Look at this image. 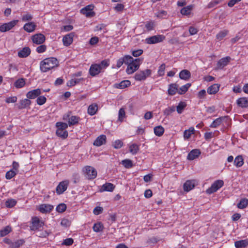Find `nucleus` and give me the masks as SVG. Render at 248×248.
<instances>
[{
    "label": "nucleus",
    "instance_id": "50",
    "mask_svg": "<svg viewBox=\"0 0 248 248\" xmlns=\"http://www.w3.org/2000/svg\"><path fill=\"white\" fill-rule=\"evenodd\" d=\"M155 22L153 21H147L145 24V27L148 31H151L154 29Z\"/></svg>",
    "mask_w": 248,
    "mask_h": 248
},
{
    "label": "nucleus",
    "instance_id": "11",
    "mask_svg": "<svg viewBox=\"0 0 248 248\" xmlns=\"http://www.w3.org/2000/svg\"><path fill=\"white\" fill-rule=\"evenodd\" d=\"M69 185L68 180H64L61 182L56 188V192L57 194H62L67 189Z\"/></svg>",
    "mask_w": 248,
    "mask_h": 248
},
{
    "label": "nucleus",
    "instance_id": "1",
    "mask_svg": "<svg viewBox=\"0 0 248 248\" xmlns=\"http://www.w3.org/2000/svg\"><path fill=\"white\" fill-rule=\"evenodd\" d=\"M109 65V60L105 59L99 63H94L90 66L89 73L92 77H95L100 73L102 70L106 69Z\"/></svg>",
    "mask_w": 248,
    "mask_h": 248
},
{
    "label": "nucleus",
    "instance_id": "6",
    "mask_svg": "<svg viewBox=\"0 0 248 248\" xmlns=\"http://www.w3.org/2000/svg\"><path fill=\"white\" fill-rule=\"evenodd\" d=\"M224 185V182L222 180L215 181L210 187L206 189V192L208 194H211L217 191Z\"/></svg>",
    "mask_w": 248,
    "mask_h": 248
},
{
    "label": "nucleus",
    "instance_id": "25",
    "mask_svg": "<svg viewBox=\"0 0 248 248\" xmlns=\"http://www.w3.org/2000/svg\"><path fill=\"white\" fill-rule=\"evenodd\" d=\"M132 59V57L130 55H125L124 57L120 58L117 62V67L120 68L124 63L126 64L128 63V61Z\"/></svg>",
    "mask_w": 248,
    "mask_h": 248
},
{
    "label": "nucleus",
    "instance_id": "61",
    "mask_svg": "<svg viewBox=\"0 0 248 248\" xmlns=\"http://www.w3.org/2000/svg\"><path fill=\"white\" fill-rule=\"evenodd\" d=\"M61 225L64 227H68L71 225V221L67 218H62L61 222Z\"/></svg>",
    "mask_w": 248,
    "mask_h": 248
},
{
    "label": "nucleus",
    "instance_id": "5",
    "mask_svg": "<svg viewBox=\"0 0 248 248\" xmlns=\"http://www.w3.org/2000/svg\"><path fill=\"white\" fill-rule=\"evenodd\" d=\"M3 242L9 246V248H19L25 243L24 239H20L12 241L8 238L3 239Z\"/></svg>",
    "mask_w": 248,
    "mask_h": 248
},
{
    "label": "nucleus",
    "instance_id": "19",
    "mask_svg": "<svg viewBox=\"0 0 248 248\" xmlns=\"http://www.w3.org/2000/svg\"><path fill=\"white\" fill-rule=\"evenodd\" d=\"M231 58L229 56H227L220 59L217 62V68L219 69H223L226 66L229 62Z\"/></svg>",
    "mask_w": 248,
    "mask_h": 248
},
{
    "label": "nucleus",
    "instance_id": "2",
    "mask_svg": "<svg viewBox=\"0 0 248 248\" xmlns=\"http://www.w3.org/2000/svg\"><path fill=\"white\" fill-rule=\"evenodd\" d=\"M59 62L53 57L48 58L40 62V68L42 72H46L51 69L58 66Z\"/></svg>",
    "mask_w": 248,
    "mask_h": 248
},
{
    "label": "nucleus",
    "instance_id": "17",
    "mask_svg": "<svg viewBox=\"0 0 248 248\" xmlns=\"http://www.w3.org/2000/svg\"><path fill=\"white\" fill-rule=\"evenodd\" d=\"M40 89H36L28 92L26 94L27 97L29 99H35L41 94Z\"/></svg>",
    "mask_w": 248,
    "mask_h": 248
},
{
    "label": "nucleus",
    "instance_id": "8",
    "mask_svg": "<svg viewBox=\"0 0 248 248\" xmlns=\"http://www.w3.org/2000/svg\"><path fill=\"white\" fill-rule=\"evenodd\" d=\"M165 38L164 35H156L146 38L145 42L148 44H154L163 42Z\"/></svg>",
    "mask_w": 248,
    "mask_h": 248
},
{
    "label": "nucleus",
    "instance_id": "54",
    "mask_svg": "<svg viewBox=\"0 0 248 248\" xmlns=\"http://www.w3.org/2000/svg\"><path fill=\"white\" fill-rule=\"evenodd\" d=\"M17 172H16L15 170H11L9 171H8L5 174V178L7 179H11L12 178H13L14 176H15Z\"/></svg>",
    "mask_w": 248,
    "mask_h": 248
},
{
    "label": "nucleus",
    "instance_id": "52",
    "mask_svg": "<svg viewBox=\"0 0 248 248\" xmlns=\"http://www.w3.org/2000/svg\"><path fill=\"white\" fill-rule=\"evenodd\" d=\"M125 117V112L124 108H122L119 109L118 113V120L120 122H123Z\"/></svg>",
    "mask_w": 248,
    "mask_h": 248
},
{
    "label": "nucleus",
    "instance_id": "63",
    "mask_svg": "<svg viewBox=\"0 0 248 248\" xmlns=\"http://www.w3.org/2000/svg\"><path fill=\"white\" fill-rule=\"evenodd\" d=\"M143 52V51L141 49H139L137 50H133L132 51V55L135 57H137L140 56Z\"/></svg>",
    "mask_w": 248,
    "mask_h": 248
},
{
    "label": "nucleus",
    "instance_id": "20",
    "mask_svg": "<svg viewBox=\"0 0 248 248\" xmlns=\"http://www.w3.org/2000/svg\"><path fill=\"white\" fill-rule=\"evenodd\" d=\"M115 186L113 184L106 183L101 186L99 191L101 192L104 191L112 192Z\"/></svg>",
    "mask_w": 248,
    "mask_h": 248
},
{
    "label": "nucleus",
    "instance_id": "53",
    "mask_svg": "<svg viewBox=\"0 0 248 248\" xmlns=\"http://www.w3.org/2000/svg\"><path fill=\"white\" fill-rule=\"evenodd\" d=\"M66 205L65 203H60L57 206L56 210L59 213H63L66 209Z\"/></svg>",
    "mask_w": 248,
    "mask_h": 248
},
{
    "label": "nucleus",
    "instance_id": "64",
    "mask_svg": "<svg viewBox=\"0 0 248 248\" xmlns=\"http://www.w3.org/2000/svg\"><path fill=\"white\" fill-rule=\"evenodd\" d=\"M17 98L16 96H11L6 98L5 102L6 103H15L17 101Z\"/></svg>",
    "mask_w": 248,
    "mask_h": 248
},
{
    "label": "nucleus",
    "instance_id": "57",
    "mask_svg": "<svg viewBox=\"0 0 248 248\" xmlns=\"http://www.w3.org/2000/svg\"><path fill=\"white\" fill-rule=\"evenodd\" d=\"M46 101V98L44 96H40L37 97L36 103L38 105L41 106L44 104Z\"/></svg>",
    "mask_w": 248,
    "mask_h": 248
},
{
    "label": "nucleus",
    "instance_id": "12",
    "mask_svg": "<svg viewBox=\"0 0 248 248\" xmlns=\"http://www.w3.org/2000/svg\"><path fill=\"white\" fill-rule=\"evenodd\" d=\"M31 39L34 44L41 45L45 41L46 37L42 33H36L33 35Z\"/></svg>",
    "mask_w": 248,
    "mask_h": 248
},
{
    "label": "nucleus",
    "instance_id": "38",
    "mask_svg": "<svg viewBox=\"0 0 248 248\" xmlns=\"http://www.w3.org/2000/svg\"><path fill=\"white\" fill-rule=\"evenodd\" d=\"M12 231L10 226H7L0 230V237H3L10 233Z\"/></svg>",
    "mask_w": 248,
    "mask_h": 248
},
{
    "label": "nucleus",
    "instance_id": "37",
    "mask_svg": "<svg viewBox=\"0 0 248 248\" xmlns=\"http://www.w3.org/2000/svg\"><path fill=\"white\" fill-rule=\"evenodd\" d=\"M224 117H220L215 119L210 125V127L211 128H217L222 123Z\"/></svg>",
    "mask_w": 248,
    "mask_h": 248
},
{
    "label": "nucleus",
    "instance_id": "18",
    "mask_svg": "<svg viewBox=\"0 0 248 248\" xmlns=\"http://www.w3.org/2000/svg\"><path fill=\"white\" fill-rule=\"evenodd\" d=\"M107 141V137L105 135H101L99 136L94 141L93 144V145L99 147L102 145L106 144Z\"/></svg>",
    "mask_w": 248,
    "mask_h": 248
},
{
    "label": "nucleus",
    "instance_id": "23",
    "mask_svg": "<svg viewBox=\"0 0 248 248\" xmlns=\"http://www.w3.org/2000/svg\"><path fill=\"white\" fill-rule=\"evenodd\" d=\"M36 27V25L35 23L29 22L24 25L23 29L28 32H32L35 31Z\"/></svg>",
    "mask_w": 248,
    "mask_h": 248
},
{
    "label": "nucleus",
    "instance_id": "51",
    "mask_svg": "<svg viewBox=\"0 0 248 248\" xmlns=\"http://www.w3.org/2000/svg\"><path fill=\"white\" fill-rule=\"evenodd\" d=\"M103 225L100 222L95 223L93 226V230L96 232L102 231L103 229Z\"/></svg>",
    "mask_w": 248,
    "mask_h": 248
},
{
    "label": "nucleus",
    "instance_id": "13",
    "mask_svg": "<svg viewBox=\"0 0 248 248\" xmlns=\"http://www.w3.org/2000/svg\"><path fill=\"white\" fill-rule=\"evenodd\" d=\"M38 210L41 213L47 214L51 212L54 209V206L50 204H41L38 207Z\"/></svg>",
    "mask_w": 248,
    "mask_h": 248
},
{
    "label": "nucleus",
    "instance_id": "15",
    "mask_svg": "<svg viewBox=\"0 0 248 248\" xmlns=\"http://www.w3.org/2000/svg\"><path fill=\"white\" fill-rule=\"evenodd\" d=\"M74 36V32H71L64 35L62 38L63 45L65 46H70L73 43Z\"/></svg>",
    "mask_w": 248,
    "mask_h": 248
},
{
    "label": "nucleus",
    "instance_id": "47",
    "mask_svg": "<svg viewBox=\"0 0 248 248\" xmlns=\"http://www.w3.org/2000/svg\"><path fill=\"white\" fill-rule=\"evenodd\" d=\"M229 31L227 30H224L219 31L216 35V38L218 41H221L223 38L225 37L228 33Z\"/></svg>",
    "mask_w": 248,
    "mask_h": 248
},
{
    "label": "nucleus",
    "instance_id": "60",
    "mask_svg": "<svg viewBox=\"0 0 248 248\" xmlns=\"http://www.w3.org/2000/svg\"><path fill=\"white\" fill-rule=\"evenodd\" d=\"M112 146L115 149H120L123 146V142L121 140H117L114 142Z\"/></svg>",
    "mask_w": 248,
    "mask_h": 248
},
{
    "label": "nucleus",
    "instance_id": "49",
    "mask_svg": "<svg viewBox=\"0 0 248 248\" xmlns=\"http://www.w3.org/2000/svg\"><path fill=\"white\" fill-rule=\"evenodd\" d=\"M17 202L15 199H8L5 202V205L7 207L12 208L16 204Z\"/></svg>",
    "mask_w": 248,
    "mask_h": 248
},
{
    "label": "nucleus",
    "instance_id": "39",
    "mask_svg": "<svg viewBox=\"0 0 248 248\" xmlns=\"http://www.w3.org/2000/svg\"><path fill=\"white\" fill-rule=\"evenodd\" d=\"M186 107V103L184 101H181L179 103L176 108H175V109H176V111L178 113L181 114Z\"/></svg>",
    "mask_w": 248,
    "mask_h": 248
},
{
    "label": "nucleus",
    "instance_id": "29",
    "mask_svg": "<svg viewBox=\"0 0 248 248\" xmlns=\"http://www.w3.org/2000/svg\"><path fill=\"white\" fill-rule=\"evenodd\" d=\"M179 86L176 83H171L169 85L168 90V93L170 95H173L178 93V88Z\"/></svg>",
    "mask_w": 248,
    "mask_h": 248
},
{
    "label": "nucleus",
    "instance_id": "30",
    "mask_svg": "<svg viewBox=\"0 0 248 248\" xmlns=\"http://www.w3.org/2000/svg\"><path fill=\"white\" fill-rule=\"evenodd\" d=\"M195 187V184L192 180H187L183 185V189L185 191L188 192Z\"/></svg>",
    "mask_w": 248,
    "mask_h": 248
},
{
    "label": "nucleus",
    "instance_id": "55",
    "mask_svg": "<svg viewBox=\"0 0 248 248\" xmlns=\"http://www.w3.org/2000/svg\"><path fill=\"white\" fill-rule=\"evenodd\" d=\"M33 18V16L28 13L22 16L21 20L23 22L31 21Z\"/></svg>",
    "mask_w": 248,
    "mask_h": 248
},
{
    "label": "nucleus",
    "instance_id": "62",
    "mask_svg": "<svg viewBox=\"0 0 248 248\" xmlns=\"http://www.w3.org/2000/svg\"><path fill=\"white\" fill-rule=\"evenodd\" d=\"M46 46L45 45H40L36 48V51L38 53H42L46 51Z\"/></svg>",
    "mask_w": 248,
    "mask_h": 248
},
{
    "label": "nucleus",
    "instance_id": "56",
    "mask_svg": "<svg viewBox=\"0 0 248 248\" xmlns=\"http://www.w3.org/2000/svg\"><path fill=\"white\" fill-rule=\"evenodd\" d=\"M68 125H69L66 123L62 122H57L56 124V126L58 128V129L63 130H65V129L68 127Z\"/></svg>",
    "mask_w": 248,
    "mask_h": 248
},
{
    "label": "nucleus",
    "instance_id": "26",
    "mask_svg": "<svg viewBox=\"0 0 248 248\" xmlns=\"http://www.w3.org/2000/svg\"><path fill=\"white\" fill-rule=\"evenodd\" d=\"M200 154L201 152L199 149H193L188 153L187 158L188 160H193L197 158Z\"/></svg>",
    "mask_w": 248,
    "mask_h": 248
},
{
    "label": "nucleus",
    "instance_id": "21",
    "mask_svg": "<svg viewBox=\"0 0 248 248\" xmlns=\"http://www.w3.org/2000/svg\"><path fill=\"white\" fill-rule=\"evenodd\" d=\"M131 85V82L128 80H123L120 83H116L113 85V87L116 89H123L128 87Z\"/></svg>",
    "mask_w": 248,
    "mask_h": 248
},
{
    "label": "nucleus",
    "instance_id": "28",
    "mask_svg": "<svg viewBox=\"0 0 248 248\" xmlns=\"http://www.w3.org/2000/svg\"><path fill=\"white\" fill-rule=\"evenodd\" d=\"M31 54V49L25 47L18 52V56L20 58H26Z\"/></svg>",
    "mask_w": 248,
    "mask_h": 248
},
{
    "label": "nucleus",
    "instance_id": "9",
    "mask_svg": "<svg viewBox=\"0 0 248 248\" xmlns=\"http://www.w3.org/2000/svg\"><path fill=\"white\" fill-rule=\"evenodd\" d=\"M18 22V20H14L8 23L2 24L0 26V31L4 32L10 31L16 25Z\"/></svg>",
    "mask_w": 248,
    "mask_h": 248
},
{
    "label": "nucleus",
    "instance_id": "10",
    "mask_svg": "<svg viewBox=\"0 0 248 248\" xmlns=\"http://www.w3.org/2000/svg\"><path fill=\"white\" fill-rule=\"evenodd\" d=\"M44 225V223L41 221L38 217H34L31 218V224L30 229L35 231L41 228Z\"/></svg>",
    "mask_w": 248,
    "mask_h": 248
},
{
    "label": "nucleus",
    "instance_id": "40",
    "mask_svg": "<svg viewBox=\"0 0 248 248\" xmlns=\"http://www.w3.org/2000/svg\"><path fill=\"white\" fill-rule=\"evenodd\" d=\"M191 86L190 83H187L180 88H178V93L179 94H185L187 91L188 90L189 88Z\"/></svg>",
    "mask_w": 248,
    "mask_h": 248
},
{
    "label": "nucleus",
    "instance_id": "16",
    "mask_svg": "<svg viewBox=\"0 0 248 248\" xmlns=\"http://www.w3.org/2000/svg\"><path fill=\"white\" fill-rule=\"evenodd\" d=\"M65 117L66 118H64V119L66 120L67 118L68 119V123L70 126L78 124L80 120L79 117L77 116H70V114H67Z\"/></svg>",
    "mask_w": 248,
    "mask_h": 248
},
{
    "label": "nucleus",
    "instance_id": "24",
    "mask_svg": "<svg viewBox=\"0 0 248 248\" xmlns=\"http://www.w3.org/2000/svg\"><path fill=\"white\" fill-rule=\"evenodd\" d=\"M220 86V84H214L207 88V92L209 94H215L218 92Z\"/></svg>",
    "mask_w": 248,
    "mask_h": 248
},
{
    "label": "nucleus",
    "instance_id": "27",
    "mask_svg": "<svg viewBox=\"0 0 248 248\" xmlns=\"http://www.w3.org/2000/svg\"><path fill=\"white\" fill-rule=\"evenodd\" d=\"M31 103V102L28 98L27 99H24L21 100L17 106V108L19 109L25 108L29 107Z\"/></svg>",
    "mask_w": 248,
    "mask_h": 248
},
{
    "label": "nucleus",
    "instance_id": "43",
    "mask_svg": "<svg viewBox=\"0 0 248 248\" xmlns=\"http://www.w3.org/2000/svg\"><path fill=\"white\" fill-rule=\"evenodd\" d=\"M140 150L139 145L136 143H133L129 146V152L132 155H136Z\"/></svg>",
    "mask_w": 248,
    "mask_h": 248
},
{
    "label": "nucleus",
    "instance_id": "4",
    "mask_svg": "<svg viewBox=\"0 0 248 248\" xmlns=\"http://www.w3.org/2000/svg\"><path fill=\"white\" fill-rule=\"evenodd\" d=\"M82 172L85 177L88 180L96 178L97 171L96 169L91 166H86L82 169Z\"/></svg>",
    "mask_w": 248,
    "mask_h": 248
},
{
    "label": "nucleus",
    "instance_id": "34",
    "mask_svg": "<svg viewBox=\"0 0 248 248\" xmlns=\"http://www.w3.org/2000/svg\"><path fill=\"white\" fill-rule=\"evenodd\" d=\"M193 8V6L192 5L184 7L181 10L180 13L183 15L189 16L190 15Z\"/></svg>",
    "mask_w": 248,
    "mask_h": 248
},
{
    "label": "nucleus",
    "instance_id": "31",
    "mask_svg": "<svg viewBox=\"0 0 248 248\" xmlns=\"http://www.w3.org/2000/svg\"><path fill=\"white\" fill-rule=\"evenodd\" d=\"M248 246V239L236 241L234 242L236 248H245Z\"/></svg>",
    "mask_w": 248,
    "mask_h": 248
},
{
    "label": "nucleus",
    "instance_id": "45",
    "mask_svg": "<svg viewBox=\"0 0 248 248\" xmlns=\"http://www.w3.org/2000/svg\"><path fill=\"white\" fill-rule=\"evenodd\" d=\"M121 164L126 169L131 168L133 166L132 160L129 159H125L122 160Z\"/></svg>",
    "mask_w": 248,
    "mask_h": 248
},
{
    "label": "nucleus",
    "instance_id": "35",
    "mask_svg": "<svg viewBox=\"0 0 248 248\" xmlns=\"http://www.w3.org/2000/svg\"><path fill=\"white\" fill-rule=\"evenodd\" d=\"M165 131V129L164 127L161 125H158L155 126L154 128V132L155 134L158 136L161 137L163 135Z\"/></svg>",
    "mask_w": 248,
    "mask_h": 248
},
{
    "label": "nucleus",
    "instance_id": "33",
    "mask_svg": "<svg viewBox=\"0 0 248 248\" xmlns=\"http://www.w3.org/2000/svg\"><path fill=\"white\" fill-rule=\"evenodd\" d=\"M98 110V105L95 104L93 103L91 105H90L88 108V113L91 116H93L96 114L97 111Z\"/></svg>",
    "mask_w": 248,
    "mask_h": 248
},
{
    "label": "nucleus",
    "instance_id": "44",
    "mask_svg": "<svg viewBox=\"0 0 248 248\" xmlns=\"http://www.w3.org/2000/svg\"><path fill=\"white\" fill-rule=\"evenodd\" d=\"M175 111V107L174 106H171L166 108L163 110V114L164 115L168 116L170 115L172 113Z\"/></svg>",
    "mask_w": 248,
    "mask_h": 248
},
{
    "label": "nucleus",
    "instance_id": "22",
    "mask_svg": "<svg viewBox=\"0 0 248 248\" xmlns=\"http://www.w3.org/2000/svg\"><path fill=\"white\" fill-rule=\"evenodd\" d=\"M237 106L242 108H246L248 107V99L247 97H243L237 99L236 100Z\"/></svg>",
    "mask_w": 248,
    "mask_h": 248
},
{
    "label": "nucleus",
    "instance_id": "46",
    "mask_svg": "<svg viewBox=\"0 0 248 248\" xmlns=\"http://www.w3.org/2000/svg\"><path fill=\"white\" fill-rule=\"evenodd\" d=\"M248 204V200L246 198L242 199L237 204V207L239 209H244L246 208Z\"/></svg>",
    "mask_w": 248,
    "mask_h": 248
},
{
    "label": "nucleus",
    "instance_id": "32",
    "mask_svg": "<svg viewBox=\"0 0 248 248\" xmlns=\"http://www.w3.org/2000/svg\"><path fill=\"white\" fill-rule=\"evenodd\" d=\"M191 77L190 72L187 70H183L179 73V78L185 80H187Z\"/></svg>",
    "mask_w": 248,
    "mask_h": 248
},
{
    "label": "nucleus",
    "instance_id": "36",
    "mask_svg": "<svg viewBox=\"0 0 248 248\" xmlns=\"http://www.w3.org/2000/svg\"><path fill=\"white\" fill-rule=\"evenodd\" d=\"M244 164V159L242 155H237L234 159V165L237 167L239 168Z\"/></svg>",
    "mask_w": 248,
    "mask_h": 248
},
{
    "label": "nucleus",
    "instance_id": "14",
    "mask_svg": "<svg viewBox=\"0 0 248 248\" xmlns=\"http://www.w3.org/2000/svg\"><path fill=\"white\" fill-rule=\"evenodd\" d=\"M93 5H87L81 9L80 12L87 17L93 16L95 15V13L93 11Z\"/></svg>",
    "mask_w": 248,
    "mask_h": 248
},
{
    "label": "nucleus",
    "instance_id": "3",
    "mask_svg": "<svg viewBox=\"0 0 248 248\" xmlns=\"http://www.w3.org/2000/svg\"><path fill=\"white\" fill-rule=\"evenodd\" d=\"M143 61V59L137 58L130 59L128 61V63H126L127 65L126 69V72L127 74L130 75L134 73L140 67V64Z\"/></svg>",
    "mask_w": 248,
    "mask_h": 248
},
{
    "label": "nucleus",
    "instance_id": "59",
    "mask_svg": "<svg viewBox=\"0 0 248 248\" xmlns=\"http://www.w3.org/2000/svg\"><path fill=\"white\" fill-rule=\"evenodd\" d=\"M81 79H71L67 82L68 87H72L78 83Z\"/></svg>",
    "mask_w": 248,
    "mask_h": 248
},
{
    "label": "nucleus",
    "instance_id": "41",
    "mask_svg": "<svg viewBox=\"0 0 248 248\" xmlns=\"http://www.w3.org/2000/svg\"><path fill=\"white\" fill-rule=\"evenodd\" d=\"M56 134L57 136L63 139H66L68 135V132L67 131L58 129L56 131Z\"/></svg>",
    "mask_w": 248,
    "mask_h": 248
},
{
    "label": "nucleus",
    "instance_id": "48",
    "mask_svg": "<svg viewBox=\"0 0 248 248\" xmlns=\"http://www.w3.org/2000/svg\"><path fill=\"white\" fill-rule=\"evenodd\" d=\"M194 128L193 127H190L188 130H186L184 133V137L185 139H188L191 136L192 134L194 133Z\"/></svg>",
    "mask_w": 248,
    "mask_h": 248
},
{
    "label": "nucleus",
    "instance_id": "42",
    "mask_svg": "<svg viewBox=\"0 0 248 248\" xmlns=\"http://www.w3.org/2000/svg\"><path fill=\"white\" fill-rule=\"evenodd\" d=\"M25 79L21 78L16 80L14 83V86L17 89L23 87L25 85Z\"/></svg>",
    "mask_w": 248,
    "mask_h": 248
},
{
    "label": "nucleus",
    "instance_id": "58",
    "mask_svg": "<svg viewBox=\"0 0 248 248\" xmlns=\"http://www.w3.org/2000/svg\"><path fill=\"white\" fill-rule=\"evenodd\" d=\"M166 68V65L165 63H162L159 67L157 71V74L159 76H162L164 75L165 70Z\"/></svg>",
    "mask_w": 248,
    "mask_h": 248
},
{
    "label": "nucleus",
    "instance_id": "7",
    "mask_svg": "<svg viewBox=\"0 0 248 248\" xmlns=\"http://www.w3.org/2000/svg\"><path fill=\"white\" fill-rule=\"evenodd\" d=\"M151 74L150 69H146L145 70L140 71L137 72L135 75V79L137 81H141L145 80Z\"/></svg>",
    "mask_w": 248,
    "mask_h": 248
}]
</instances>
